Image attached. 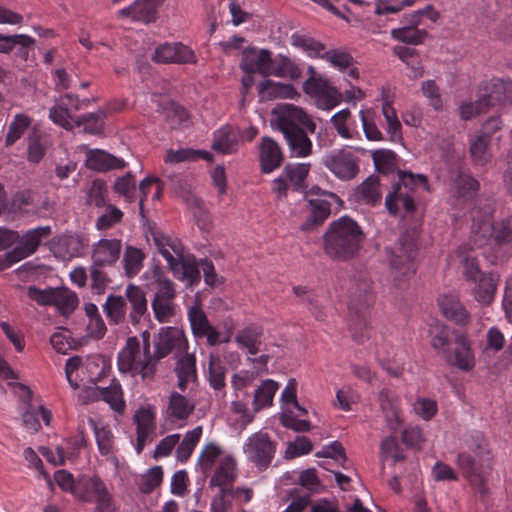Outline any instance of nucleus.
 Wrapping results in <instances>:
<instances>
[{
    "mask_svg": "<svg viewBox=\"0 0 512 512\" xmlns=\"http://www.w3.org/2000/svg\"><path fill=\"white\" fill-rule=\"evenodd\" d=\"M275 118L271 126L279 130L287 143L290 156L295 158L309 157L313 152V143L309 134L316 131V123L302 108L293 104H284L273 110Z\"/></svg>",
    "mask_w": 512,
    "mask_h": 512,
    "instance_id": "f257e3e1",
    "label": "nucleus"
},
{
    "mask_svg": "<svg viewBox=\"0 0 512 512\" xmlns=\"http://www.w3.org/2000/svg\"><path fill=\"white\" fill-rule=\"evenodd\" d=\"M365 239L358 223L348 216L332 221L323 235V250L334 261L354 259Z\"/></svg>",
    "mask_w": 512,
    "mask_h": 512,
    "instance_id": "f03ea898",
    "label": "nucleus"
},
{
    "mask_svg": "<svg viewBox=\"0 0 512 512\" xmlns=\"http://www.w3.org/2000/svg\"><path fill=\"white\" fill-rule=\"evenodd\" d=\"M469 447L473 454H458L457 462L463 476L482 495L487 493L486 475L492 470V455L485 440L477 437Z\"/></svg>",
    "mask_w": 512,
    "mask_h": 512,
    "instance_id": "7ed1b4c3",
    "label": "nucleus"
},
{
    "mask_svg": "<svg viewBox=\"0 0 512 512\" xmlns=\"http://www.w3.org/2000/svg\"><path fill=\"white\" fill-rule=\"evenodd\" d=\"M243 449L248 460L254 463L259 470L263 471L272 462L276 451V444L267 433L256 432L247 439Z\"/></svg>",
    "mask_w": 512,
    "mask_h": 512,
    "instance_id": "20e7f679",
    "label": "nucleus"
},
{
    "mask_svg": "<svg viewBox=\"0 0 512 512\" xmlns=\"http://www.w3.org/2000/svg\"><path fill=\"white\" fill-rule=\"evenodd\" d=\"M322 164L340 180L348 181L359 173L358 158L348 149L334 150L326 154Z\"/></svg>",
    "mask_w": 512,
    "mask_h": 512,
    "instance_id": "39448f33",
    "label": "nucleus"
},
{
    "mask_svg": "<svg viewBox=\"0 0 512 512\" xmlns=\"http://www.w3.org/2000/svg\"><path fill=\"white\" fill-rule=\"evenodd\" d=\"M151 60L157 64H195L197 57L191 48L181 42H166L155 48Z\"/></svg>",
    "mask_w": 512,
    "mask_h": 512,
    "instance_id": "423d86ee",
    "label": "nucleus"
},
{
    "mask_svg": "<svg viewBox=\"0 0 512 512\" xmlns=\"http://www.w3.org/2000/svg\"><path fill=\"white\" fill-rule=\"evenodd\" d=\"M417 248L414 241L407 238H400L399 246L391 251L390 266L397 275L407 277L416 272L415 259Z\"/></svg>",
    "mask_w": 512,
    "mask_h": 512,
    "instance_id": "0eeeda50",
    "label": "nucleus"
},
{
    "mask_svg": "<svg viewBox=\"0 0 512 512\" xmlns=\"http://www.w3.org/2000/svg\"><path fill=\"white\" fill-rule=\"evenodd\" d=\"M491 236L497 245H505L512 242V215L490 224L483 223L479 226V232L472 236L474 246L481 247L486 243L487 236Z\"/></svg>",
    "mask_w": 512,
    "mask_h": 512,
    "instance_id": "6e6552de",
    "label": "nucleus"
},
{
    "mask_svg": "<svg viewBox=\"0 0 512 512\" xmlns=\"http://www.w3.org/2000/svg\"><path fill=\"white\" fill-rule=\"evenodd\" d=\"M165 0H135L131 5L119 10L117 18H130L143 24L155 23L159 17L158 10Z\"/></svg>",
    "mask_w": 512,
    "mask_h": 512,
    "instance_id": "1a4fd4ad",
    "label": "nucleus"
},
{
    "mask_svg": "<svg viewBox=\"0 0 512 512\" xmlns=\"http://www.w3.org/2000/svg\"><path fill=\"white\" fill-rule=\"evenodd\" d=\"M272 64H274V59L268 49L257 51L256 48L249 47L243 50L239 66L245 73H259L263 77H267L271 75Z\"/></svg>",
    "mask_w": 512,
    "mask_h": 512,
    "instance_id": "9d476101",
    "label": "nucleus"
},
{
    "mask_svg": "<svg viewBox=\"0 0 512 512\" xmlns=\"http://www.w3.org/2000/svg\"><path fill=\"white\" fill-rule=\"evenodd\" d=\"M187 340L184 334L176 327H161L154 340V357L163 359L167 357L175 348L185 350Z\"/></svg>",
    "mask_w": 512,
    "mask_h": 512,
    "instance_id": "9b49d317",
    "label": "nucleus"
},
{
    "mask_svg": "<svg viewBox=\"0 0 512 512\" xmlns=\"http://www.w3.org/2000/svg\"><path fill=\"white\" fill-rule=\"evenodd\" d=\"M349 312H369L375 296L372 282L366 277L354 279L349 288Z\"/></svg>",
    "mask_w": 512,
    "mask_h": 512,
    "instance_id": "f8f14e48",
    "label": "nucleus"
},
{
    "mask_svg": "<svg viewBox=\"0 0 512 512\" xmlns=\"http://www.w3.org/2000/svg\"><path fill=\"white\" fill-rule=\"evenodd\" d=\"M480 95L485 100L487 108H492L498 103L512 102V81L510 79L493 78L484 82L480 88Z\"/></svg>",
    "mask_w": 512,
    "mask_h": 512,
    "instance_id": "ddd939ff",
    "label": "nucleus"
},
{
    "mask_svg": "<svg viewBox=\"0 0 512 512\" xmlns=\"http://www.w3.org/2000/svg\"><path fill=\"white\" fill-rule=\"evenodd\" d=\"M127 305L129 304L128 323L137 326L148 312V301L145 291L138 285L129 283L125 289Z\"/></svg>",
    "mask_w": 512,
    "mask_h": 512,
    "instance_id": "4468645a",
    "label": "nucleus"
},
{
    "mask_svg": "<svg viewBox=\"0 0 512 512\" xmlns=\"http://www.w3.org/2000/svg\"><path fill=\"white\" fill-rule=\"evenodd\" d=\"M284 160L280 145L271 137L263 136L259 144V162L261 172L268 174L279 168Z\"/></svg>",
    "mask_w": 512,
    "mask_h": 512,
    "instance_id": "2eb2a0df",
    "label": "nucleus"
},
{
    "mask_svg": "<svg viewBox=\"0 0 512 512\" xmlns=\"http://www.w3.org/2000/svg\"><path fill=\"white\" fill-rule=\"evenodd\" d=\"M52 233L50 226H39L28 230L17 241L18 245L13 248L20 260L34 254L41 245L42 240L47 239Z\"/></svg>",
    "mask_w": 512,
    "mask_h": 512,
    "instance_id": "dca6fc26",
    "label": "nucleus"
},
{
    "mask_svg": "<svg viewBox=\"0 0 512 512\" xmlns=\"http://www.w3.org/2000/svg\"><path fill=\"white\" fill-rule=\"evenodd\" d=\"M303 90L310 96L323 97L329 109L337 106L342 99L341 93L335 87L330 86L328 80L320 76L308 78L303 83Z\"/></svg>",
    "mask_w": 512,
    "mask_h": 512,
    "instance_id": "f3484780",
    "label": "nucleus"
},
{
    "mask_svg": "<svg viewBox=\"0 0 512 512\" xmlns=\"http://www.w3.org/2000/svg\"><path fill=\"white\" fill-rule=\"evenodd\" d=\"M238 476L237 462L231 455L225 456L209 480V487L221 489H234L233 484Z\"/></svg>",
    "mask_w": 512,
    "mask_h": 512,
    "instance_id": "a211bd4d",
    "label": "nucleus"
},
{
    "mask_svg": "<svg viewBox=\"0 0 512 512\" xmlns=\"http://www.w3.org/2000/svg\"><path fill=\"white\" fill-rule=\"evenodd\" d=\"M137 426L136 452L141 454L146 443L153 440L156 424L154 413L150 409H140L133 417Z\"/></svg>",
    "mask_w": 512,
    "mask_h": 512,
    "instance_id": "6ab92c4d",
    "label": "nucleus"
},
{
    "mask_svg": "<svg viewBox=\"0 0 512 512\" xmlns=\"http://www.w3.org/2000/svg\"><path fill=\"white\" fill-rule=\"evenodd\" d=\"M122 243L119 239H101L92 250V260L96 265L110 266L120 257Z\"/></svg>",
    "mask_w": 512,
    "mask_h": 512,
    "instance_id": "aec40b11",
    "label": "nucleus"
},
{
    "mask_svg": "<svg viewBox=\"0 0 512 512\" xmlns=\"http://www.w3.org/2000/svg\"><path fill=\"white\" fill-rule=\"evenodd\" d=\"M108 492L106 485L98 476H82L76 481L74 496L84 502H93Z\"/></svg>",
    "mask_w": 512,
    "mask_h": 512,
    "instance_id": "412c9836",
    "label": "nucleus"
},
{
    "mask_svg": "<svg viewBox=\"0 0 512 512\" xmlns=\"http://www.w3.org/2000/svg\"><path fill=\"white\" fill-rule=\"evenodd\" d=\"M86 166L94 171L106 172L113 169H123L126 163L123 159L101 150L90 149L86 152Z\"/></svg>",
    "mask_w": 512,
    "mask_h": 512,
    "instance_id": "4be33fe9",
    "label": "nucleus"
},
{
    "mask_svg": "<svg viewBox=\"0 0 512 512\" xmlns=\"http://www.w3.org/2000/svg\"><path fill=\"white\" fill-rule=\"evenodd\" d=\"M445 360L463 371H470L475 365L474 355L464 335L455 338L454 353L445 352Z\"/></svg>",
    "mask_w": 512,
    "mask_h": 512,
    "instance_id": "5701e85b",
    "label": "nucleus"
},
{
    "mask_svg": "<svg viewBox=\"0 0 512 512\" xmlns=\"http://www.w3.org/2000/svg\"><path fill=\"white\" fill-rule=\"evenodd\" d=\"M443 315L457 325L465 326L470 322V313L455 295H444L438 299Z\"/></svg>",
    "mask_w": 512,
    "mask_h": 512,
    "instance_id": "b1692460",
    "label": "nucleus"
},
{
    "mask_svg": "<svg viewBox=\"0 0 512 512\" xmlns=\"http://www.w3.org/2000/svg\"><path fill=\"white\" fill-rule=\"evenodd\" d=\"M140 350V341L136 336L128 337L125 347L117 357V367L121 373L136 374L138 370L137 356Z\"/></svg>",
    "mask_w": 512,
    "mask_h": 512,
    "instance_id": "393cba45",
    "label": "nucleus"
},
{
    "mask_svg": "<svg viewBox=\"0 0 512 512\" xmlns=\"http://www.w3.org/2000/svg\"><path fill=\"white\" fill-rule=\"evenodd\" d=\"M103 311L110 325H120L128 321V305L124 296L109 294L103 305Z\"/></svg>",
    "mask_w": 512,
    "mask_h": 512,
    "instance_id": "a878e982",
    "label": "nucleus"
},
{
    "mask_svg": "<svg viewBox=\"0 0 512 512\" xmlns=\"http://www.w3.org/2000/svg\"><path fill=\"white\" fill-rule=\"evenodd\" d=\"M472 282L475 284L473 288L475 300L482 304H490L494 299L499 276L493 273H483Z\"/></svg>",
    "mask_w": 512,
    "mask_h": 512,
    "instance_id": "bb28decb",
    "label": "nucleus"
},
{
    "mask_svg": "<svg viewBox=\"0 0 512 512\" xmlns=\"http://www.w3.org/2000/svg\"><path fill=\"white\" fill-rule=\"evenodd\" d=\"M310 215L300 226L302 231H311L321 226L331 213V205L328 201L322 199H310L308 201Z\"/></svg>",
    "mask_w": 512,
    "mask_h": 512,
    "instance_id": "cd10ccee",
    "label": "nucleus"
},
{
    "mask_svg": "<svg viewBox=\"0 0 512 512\" xmlns=\"http://www.w3.org/2000/svg\"><path fill=\"white\" fill-rule=\"evenodd\" d=\"M400 188H393L385 199V206L389 214L396 216L399 212L398 202H401L406 213L412 214L416 211L414 196L410 193H402Z\"/></svg>",
    "mask_w": 512,
    "mask_h": 512,
    "instance_id": "c85d7f7f",
    "label": "nucleus"
},
{
    "mask_svg": "<svg viewBox=\"0 0 512 512\" xmlns=\"http://www.w3.org/2000/svg\"><path fill=\"white\" fill-rule=\"evenodd\" d=\"M349 330L356 343H363L370 337L369 312H349Z\"/></svg>",
    "mask_w": 512,
    "mask_h": 512,
    "instance_id": "c756f323",
    "label": "nucleus"
},
{
    "mask_svg": "<svg viewBox=\"0 0 512 512\" xmlns=\"http://www.w3.org/2000/svg\"><path fill=\"white\" fill-rule=\"evenodd\" d=\"M310 168V163H288L285 165L282 174L293 185L294 190L302 191L306 189L305 181Z\"/></svg>",
    "mask_w": 512,
    "mask_h": 512,
    "instance_id": "7c9ffc66",
    "label": "nucleus"
},
{
    "mask_svg": "<svg viewBox=\"0 0 512 512\" xmlns=\"http://www.w3.org/2000/svg\"><path fill=\"white\" fill-rule=\"evenodd\" d=\"M357 192L366 204L372 206L379 204L382 199V193L378 176H369L358 186Z\"/></svg>",
    "mask_w": 512,
    "mask_h": 512,
    "instance_id": "2f4dec72",
    "label": "nucleus"
},
{
    "mask_svg": "<svg viewBox=\"0 0 512 512\" xmlns=\"http://www.w3.org/2000/svg\"><path fill=\"white\" fill-rule=\"evenodd\" d=\"M271 75L277 77H289L296 80L301 77L302 70L289 57L279 54L272 64Z\"/></svg>",
    "mask_w": 512,
    "mask_h": 512,
    "instance_id": "473e14b6",
    "label": "nucleus"
},
{
    "mask_svg": "<svg viewBox=\"0 0 512 512\" xmlns=\"http://www.w3.org/2000/svg\"><path fill=\"white\" fill-rule=\"evenodd\" d=\"M489 145L490 140L480 134L471 139L469 153L474 165L484 167L490 162L491 156L488 153Z\"/></svg>",
    "mask_w": 512,
    "mask_h": 512,
    "instance_id": "72a5a7b5",
    "label": "nucleus"
},
{
    "mask_svg": "<svg viewBox=\"0 0 512 512\" xmlns=\"http://www.w3.org/2000/svg\"><path fill=\"white\" fill-rule=\"evenodd\" d=\"M382 113L386 120V132L389 136V140L391 142H402L403 136L401 132V122L399 121L396 111L390 102L385 101L382 104Z\"/></svg>",
    "mask_w": 512,
    "mask_h": 512,
    "instance_id": "f704fd0d",
    "label": "nucleus"
},
{
    "mask_svg": "<svg viewBox=\"0 0 512 512\" xmlns=\"http://www.w3.org/2000/svg\"><path fill=\"white\" fill-rule=\"evenodd\" d=\"M226 367L218 357L210 356L208 365V381L210 386L215 390L225 394L226 386L225 375Z\"/></svg>",
    "mask_w": 512,
    "mask_h": 512,
    "instance_id": "c9c22d12",
    "label": "nucleus"
},
{
    "mask_svg": "<svg viewBox=\"0 0 512 512\" xmlns=\"http://www.w3.org/2000/svg\"><path fill=\"white\" fill-rule=\"evenodd\" d=\"M78 304V297L76 293L70 291L65 287L55 288L53 305L57 308L60 314L72 313Z\"/></svg>",
    "mask_w": 512,
    "mask_h": 512,
    "instance_id": "e433bc0d",
    "label": "nucleus"
},
{
    "mask_svg": "<svg viewBox=\"0 0 512 512\" xmlns=\"http://www.w3.org/2000/svg\"><path fill=\"white\" fill-rule=\"evenodd\" d=\"M278 389L277 382L267 379L255 390L254 393V410L259 411L264 407L272 405L274 395Z\"/></svg>",
    "mask_w": 512,
    "mask_h": 512,
    "instance_id": "4c0bfd02",
    "label": "nucleus"
},
{
    "mask_svg": "<svg viewBox=\"0 0 512 512\" xmlns=\"http://www.w3.org/2000/svg\"><path fill=\"white\" fill-rule=\"evenodd\" d=\"M194 404L191 403L185 396L172 392L169 397L168 412L169 414L179 420H184L192 414Z\"/></svg>",
    "mask_w": 512,
    "mask_h": 512,
    "instance_id": "58836bf2",
    "label": "nucleus"
},
{
    "mask_svg": "<svg viewBox=\"0 0 512 512\" xmlns=\"http://www.w3.org/2000/svg\"><path fill=\"white\" fill-rule=\"evenodd\" d=\"M375 169L381 174H389L397 169V155L388 149H378L372 152Z\"/></svg>",
    "mask_w": 512,
    "mask_h": 512,
    "instance_id": "ea45409f",
    "label": "nucleus"
},
{
    "mask_svg": "<svg viewBox=\"0 0 512 512\" xmlns=\"http://www.w3.org/2000/svg\"><path fill=\"white\" fill-rule=\"evenodd\" d=\"M236 139L229 126L221 127L214 134L212 149L221 154H232L235 152Z\"/></svg>",
    "mask_w": 512,
    "mask_h": 512,
    "instance_id": "a19ab883",
    "label": "nucleus"
},
{
    "mask_svg": "<svg viewBox=\"0 0 512 512\" xmlns=\"http://www.w3.org/2000/svg\"><path fill=\"white\" fill-rule=\"evenodd\" d=\"M103 395L101 399L108 403L110 407L118 412L123 413L125 410V401L123 399V392L118 380L112 379L108 387L102 388Z\"/></svg>",
    "mask_w": 512,
    "mask_h": 512,
    "instance_id": "79ce46f5",
    "label": "nucleus"
},
{
    "mask_svg": "<svg viewBox=\"0 0 512 512\" xmlns=\"http://www.w3.org/2000/svg\"><path fill=\"white\" fill-rule=\"evenodd\" d=\"M201 435V426H197L185 434L183 440L176 449V457L180 462H186L190 458L196 444L200 440Z\"/></svg>",
    "mask_w": 512,
    "mask_h": 512,
    "instance_id": "37998d69",
    "label": "nucleus"
},
{
    "mask_svg": "<svg viewBox=\"0 0 512 512\" xmlns=\"http://www.w3.org/2000/svg\"><path fill=\"white\" fill-rule=\"evenodd\" d=\"M399 181L393 186V188H400L402 193H410L419 186L426 187L427 177L424 174H413L411 171H398Z\"/></svg>",
    "mask_w": 512,
    "mask_h": 512,
    "instance_id": "c03bdc74",
    "label": "nucleus"
},
{
    "mask_svg": "<svg viewBox=\"0 0 512 512\" xmlns=\"http://www.w3.org/2000/svg\"><path fill=\"white\" fill-rule=\"evenodd\" d=\"M144 258L145 254L141 249L133 246H127L123 256L126 276L133 277L137 275L143 267Z\"/></svg>",
    "mask_w": 512,
    "mask_h": 512,
    "instance_id": "a18cd8bd",
    "label": "nucleus"
},
{
    "mask_svg": "<svg viewBox=\"0 0 512 512\" xmlns=\"http://www.w3.org/2000/svg\"><path fill=\"white\" fill-rule=\"evenodd\" d=\"M32 119L26 114H16L13 121L8 126L5 145L12 146L19 140L27 128L31 125Z\"/></svg>",
    "mask_w": 512,
    "mask_h": 512,
    "instance_id": "49530a36",
    "label": "nucleus"
},
{
    "mask_svg": "<svg viewBox=\"0 0 512 512\" xmlns=\"http://www.w3.org/2000/svg\"><path fill=\"white\" fill-rule=\"evenodd\" d=\"M428 33L426 30L417 29L415 26L407 25L401 28L393 29L391 36L400 42L412 45L423 43Z\"/></svg>",
    "mask_w": 512,
    "mask_h": 512,
    "instance_id": "de8ad7c7",
    "label": "nucleus"
},
{
    "mask_svg": "<svg viewBox=\"0 0 512 512\" xmlns=\"http://www.w3.org/2000/svg\"><path fill=\"white\" fill-rule=\"evenodd\" d=\"M88 422L91 428L94 430L99 452L104 456L110 454L113 449L114 437L109 427L103 426L99 428L93 418H89Z\"/></svg>",
    "mask_w": 512,
    "mask_h": 512,
    "instance_id": "09e8293b",
    "label": "nucleus"
},
{
    "mask_svg": "<svg viewBox=\"0 0 512 512\" xmlns=\"http://www.w3.org/2000/svg\"><path fill=\"white\" fill-rule=\"evenodd\" d=\"M176 307L175 300L153 298L151 301L154 317L159 323L169 322L176 315Z\"/></svg>",
    "mask_w": 512,
    "mask_h": 512,
    "instance_id": "8fccbe9b",
    "label": "nucleus"
},
{
    "mask_svg": "<svg viewBox=\"0 0 512 512\" xmlns=\"http://www.w3.org/2000/svg\"><path fill=\"white\" fill-rule=\"evenodd\" d=\"M163 480V470L161 466L150 468L145 475L142 476L138 483V489L142 494L152 493Z\"/></svg>",
    "mask_w": 512,
    "mask_h": 512,
    "instance_id": "3c124183",
    "label": "nucleus"
},
{
    "mask_svg": "<svg viewBox=\"0 0 512 512\" xmlns=\"http://www.w3.org/2000/svg\"><path fill=\"white\" fill-rule=\"evenodd\" d=\"M188 319L194 336L201 338V334L211 325L204 310L194 305L188 310Z\"/></svg>",
    "mask_w": 512,
    "mask_h": 512,
    "instance_id": "603ef678",
    "label": "nucleus"
},
{
    "mask_svg": "<svg viewBox=\"0 0 512 512\" xmlns=\"http://www.w3.org/2000/svg\"><path fill=\"white\" fill-rule=\"evenodd\" d=\"M114 191L129 203L134 202L136 193L135 177L131 172L118 177L114 183Z\"/></svg>",
    "mask_w": 512,
    "mask_h": 512,
    "instance_id": "864d4df0",
    "label": "nucleus"
},
{
    "mask_svg": "<svg viewBox=\"0 0 512 512\" xmlns=\"http://www.w3.org/2000/svg\"><path fill=\"white\" fill-rule=\"evenodd\" d=\"M46 153V145L41 133L33 130L28 135V160L38 163Z\"/></svg>",
    "mask_w": 512,
    "mask_h": 512,
    "instance_id": "5fc2aeb1",
    "label": "nucleus"
},
{
    "mask_svg": "<svg viewBox=\"0 0 512 512\" xmlns=\"http://www.w3.org/2000/svg\"><path fill=\"white\" fill-rule=\"evenodd\" d=\"M36 196L32 190L19 191L13 197L12 205L22 212H38Z\"/></svg>",
    "mask_w": 512,
    "mask_h": 512,
    "instance_id": "6e6d98bb",
    "label": "nucleus"
},
{
    "mask_svg": "<svg viewBox=\"0 0 512 512\" xmlns=\"http://www.w3.org/2000/svg\"><path fill=\"white\" fill-rule=\"evenodd\" d=\"M378 401L387 421H398L399 409L390 390L383 388L379 392Z\"/></svg>",
    "mask_w": 512,
    "mask_h": 512,
    "instance_id": "4d7b16f0",
    "label": "nucleus"
},
{
    "mask_svg": "<svg viewBox=\"0 0 512 512\" xmlns=\"http://www.w3.org/2000/svg\"><path fill=\"white\" fill-rule=\"evenodd\" d=\"M60 247L70 257L80 256L87 246L84 239L78 234L64 235L59 240Z\"/></svg>",
    "mask_w": 512,
    "mask_h": 512,
    "instance_id": "13d9d810",
    "label": "nucleus"
},
{
    "mask_svg": "<svg viewBox=\"0 0 512 512\" xmlns=\"http://www.w3.org/2000/svg\"><path fill=\"white\" fill-rule=\"evenodd\" d=\"M174 370L177 376L186 377L191 379V381L196 382L197 370L195 356L193 354L186 353L178 359Z\"/></svg>",
    "mask_w": 512,
    "mask_h": 512,
    "instance_id": "bf43d9fd",
    "label": "nucleus"
},
{
    "mask_svg": "<svg viewBox=\"0 0 512 512\" xmlns=\"http://www.w3.org/2000/svg\"><path fill=\"white\" fill-rule=\"evenodd\" d=\"M360 117L365 137L370 141L382 140V133L374 121L375 112L372 110H361Z\"/></svg>",
    "mask_w": 512,
    "mask_h": 512,
    "instance_id": "052dcab7",
    "label": "nucleus"
},
{
    "mask_svg": "<svg viewBox=\"0 0 512 512\" xmlns=\"http://www.w3.org/2000/svg\"><path fill=\"white\" fill-rule=\"evenodd\" d=\"M103 267L104 266L92 263L89 268L91 277V290L93 293L98 295L103 294L107 285L110 283V279L106 272L103 271Z\"/></svg>",
    "mask_w": 512,
    "mask_h": 512,
    "instance_id": "680f3d73",
    "label": "nucleus"
},
{
    "mask_svg": "<svg viewBox=\"0 0 512 512\" xmlns=\"http://www.w3.org/2000/svg\"><path fill=\"white\" fill-rule=\"evenodd\" d=\"M34 39L28 35L16 34V35H3L0 34V53H9L13 50L16 45L20 46H32Z\"/></svg>",
    "mask_w": 512,
    "mask_h": 512,
    "instance_id": "e2e57ef3",
    "label": "nucleus"
},
{
    "mask_svg": "<svg viewBox=\"0 0 512 512\" xmlns=\"http://www.w3.org/2000/svg\"><path fill=\"white\" fill-rule=\"evenodd\" d=\"M293 90L294 88L292 85L276 83L271 79L263 80L258 85L259 94L268 92V94L273 98L287 96Z\"/></svg>",
    "mask_w": 512,
    "mask_h": 512,
    "instance_id": "0e129e2a",
    "label": "nucleus"
},
{
    "mask_svg": "<svg viewBox=\"0 0 512 512\" xmlns=\"http://www.w3.org/2000/svg\"><path fill=\"white\" fill-rule=\"evenodd\" d=\"M459 110L461 119L468 121L477 115L488 112L489 108H487L485 100L479 96L475 102H463Z\"/></svg>",
    "mask_w": 512,
    "mask_h": 512,
    "instance_id": "69168bd1",
    "label": "nucleus"
},
{
    "mask_svg": "<svg viewBox=\"0 0 512 512\" xmlns=\"http://www.w3.org/2000/svg\"><path fill=\"white\" fill-rule=\"evenodd\" d=\"M457 193L461 197H466L478 191L480 184L469 174L459 173L454 182Z\"/></svg>",
    "mask_w": 512,
    "mask_h": 512,
    "instance_id": "338daca9",
    "label": "nucleus"
},
{
    "mask_svg": "<svg viewBox=\"0 0 512 512\" xmlns=\"http://www.w3.org/2000/svg\"><path fill=\"white\" fill-rule=\"evenodd\" d=\"M233 497H234V489L218 490V493L213 497L212 502H211L212 512H231L232 511L231 498H233Z\"/></svg>",
    "mask_w": 512,
    "mask_h": 512,
    "instance_id": "774afa93",
    "label": "nucleus"
}]
</instances>
